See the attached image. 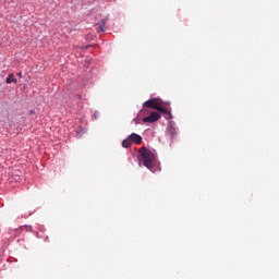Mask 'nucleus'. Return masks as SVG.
I'll use <instances>...</instances> for the list:
<instances>
[{"label":"nucleus","mask_w":279,"mask_h":279,"mask_svg":"<svg viewBox=\"0 0 279 279\" xmlns=\"http://www.w3.org/2000/svg\"><path fill=\"white\" fill-rule=\"evenodd\" d=\"M140 162L146 167V169H154V162H156V155L149 148L143 146L140 148Z\"/></svg>","instance_id":"nucleus-1"},{"label":"nucleus","mask_w":279,"mask_h":279,"mask_svg":"<svg viewBox=\"0 0 279 279\" xmlns=\"http://www.w3.org/2000/svg\"><path fill=\"white\" fill-rule=\"evenodd\" d=\"M161 104H162V100H160L159 98H151L144 102V107L151 108L153 110H160Z\"/></svg>","instance_id":"nucleus-2"},{"label":"nucleus","mask_w":279,"mask_h":279,"mask_svg":"<svg viewBox=\"0 0 279 279\" xmlns=\"http://www.w3.org/2000/svg\"><path fill=\"white\" fill-rule=\"evenodd\" d=\"M160 113L153 111L149 116L143 118V123H156V121H159Z\"/></svg>","instance_id":"nucleus-3"},{"label":"nucleus","mask_w":279,"mask_h":279,"mask_svg":"<svg viewBox=\"0 0 279 279\" xmlns=\"http://www.w3.org/2000/svg\"><path fill=\"white\" fill-rule=\"evenodd\" d=\"M129 138L131 140V143H134L135 145H141L143 143V137L136 133L129 135Z\"/></svg>","instance_id":"nucleus-4"},{"label":"nucleus","mask_w":279,"mask_h":279,"mask_svg":"<svg viewBox=\"0 0 279 279\" xmlns=\"http://www.w3.org/2000/svg\"><path fill=\"white\" fill-rule=\"evenodd\" d=\"M159 112H162L163 114H166L167 119H171V111H169L167 108L162 107V105H160V109H157Z\"/></svg>","instance_id":"nucleus-5"},{"label":"nucleus","mask_w":279,"mask_h":279,"mask_svg":"<svg viewBox=\"0 0 279 279\" xmlns=\"http://www.w3.org/2000/svg\"><path fill=\"white\" fill-rule=\"evenodd\" d=\"M122 147L125 149H128V147H132V140H130V136L122 142Z\"/></svg>","instance_id":"nucleus-6"},{"label":"nucleus","mask_w":279,"mask_h":279,"mask_svg":"<svg viewBox=\"0 0 279 279\" xmlns=\"http://www.w3.org/2000/svg\"><path fill=\"white\" fill-rule=\"evenodd\" d=\"M16 78H14V74H9L7 77V84H16Z\"/></svg>","instance_id":"nucleus-7"},{"label":"nucleus","mask_w":279,"mask_h":279,"mask_svg":"<svg viewBox=\"0 0 279 279\" xmlns=\"http://www.w3.org/2000/svg\"><path fill=\"white\" fill-rule=\"evenodd\" d=\"M104 25H106V20H102L101 25L98 26L101 32H104Z\"/></svg>","instance_id":"nucleus-8"},{"label":"nucleus","mask_w":279,"mask_h":279,"mask_svg":"<svg viewBox=\"0 0 279 279\" xmlns=\"http://www.w3.org/2000/svg\"><path fill=\"white\" fill-rule=\"evenodd\" d=\"M16 75H17V77H23V73L22 72H19Z\"/></svg>","instance_id":"nucleus-9"}]
</instances>
